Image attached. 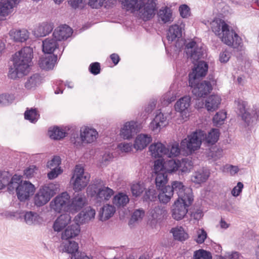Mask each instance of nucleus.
Here are the masks:
<instances>
[{
	"label": "nucleus",
	"instance_id": "nucleus-1",
	"mask_svg": "<svg viewBox=\"0 0 259 259\" xmlns=\"http://www.w3.org/2000/svg\"><path fill=\"white\" fill-rule=\"evenodd\" d=\"M122 9L132 13L137 12L143 21H148L155 14L156 0H119Z\"/></svg>",
	"mask_w": 259,
	"mask_h": 259
},
{
	"label": "nucleus",
	"instance_id": "nucleus-2",
	"mask_svg": "<svg viewBox=\"0 0 259 259\" xmlns=\"http://www.w3.org/2000/svg\"><path fill=\"white\" fill-rule=\"evenodd\" d=\"M210 27L215 34L227 45L237 48L241 44V38L233 29L230 30L229 25L223 20L214 19L210 23Z\"/></svg>",
	"mask_w": 259,
	"mask_h": 259
},
{
	"label": "nucleus",
	"instance_id": "nucleus-3",
	"mask_svg": "<svg viewBox=\"0 0 259 259\" xmlns=\"http://www.w3.org/2000/svg\"><path fill=\"white\" fill-rule=\"evenodd\" d=\"M58 188V185L53 183H50L40 188L34 198L35 205L39 207L45 205L56 194Z\"/></svg>",
	"mask_w": 259,
	"mask_h": 259
},
{
	"label": "nucleus",
	"instance_id": "nucleus-4",
	"mask_svg": "<svg viewBox=\"0 0 259 259\" xmlns=\"http://www.w3.org/2000/svg\"><path fill=\"white\" fill-rule=\"evenodd\" d=\"M204 138V131H196L182 141L181 147L182 149L192 153L200 148Z\"/></svg>",
	"mask_w": 259,
	"mask_h": 259
},
{
	"label": "nucleus",
	"instance_id": "nucleus-5",
	"mask_svg": "<svg viewBox=\"0 0 259 259\" xmlns=\"http://www.w3.org/2000/svg\"><path fill=\"white\" fill-rule=\"evenodd\" d=\"M90 179V174L85 172L84 168L80 165H76L71 178L73 190L75 192L81 191L87 186Z\"/></svg>",
	"mask_w": 259,
	"mask_h": 259
},
{
	"label": "nucleus",
	"instance_id": "nucleus-6",
	"mask_svg": "<svg viewBox=\"0 0 259 259\" xmlns=\"http://www.w3.org/2000/svg\"><path fill=\"white\" fill-rule=\"evenodd\" d=\"M70 197L67 192H65L57 196L51 202L52 209L57 212L70 211Z\"/></svg>",
	"mask_w": 259,
	"mask_h": 259
},
{
	"label": "nucleus",
	"instance_id": "nucleus-7",
	"mask_svg": "<svg viewBox=\"0 0 259 259\" xmlns=\"http://www.w3.org/2000/svg\"><path fill=\"white\" fill-rule=\"evenodd\" d=\"M94 184V187L96 189L95 199L97 203H104L108 200L113 195V190L104 185L103 182L101 180H96Z\"/></svg>",
	"mask_w": 259,
	"mask_h": 259
},
{
	"label": "nucleus",
	"instance_id": "nucleus-8",
	"mask_svg": "<svg viewBox=\"0 0 259 259\" xmlns=\"http://www.w3.org/2000/svg\"><path fill=\"white\" fill-rule=\"evenodd\" d=\"M172 193L174 195L176 192L178 196V199L184 201L192 202L193 196L192 190L189 188L184 186L183 184L179 181H174L170 186Z\"/></svg>",
	"mask_w": 259,
	"mask_h": 259
},
{
	"label": "nucleus",
	"instance_id": "nucleus-9",
	"mask_svg": "<svg viewBox=\"0 0 259 259\" xmlns=\"http://www.w3.org/2000/svg\"><path fill=\"white\" fill-rule=\"evenodd\" d=\"M215 80L212 76L209 77V80H205L199 83L196 82V84L193 87L192 92L196 97H203L208 95L212 90V84H214Z\"/></svg>",
	"mask_w": 259,
	"mask_h": 259
},
{
	"label": "nucleus",
	"instance_id": "nucleus-10",
	"mask_svg": "<svg viewBox=\"0 0 259 259\" xmlns=\"http://www.w3.org/2000/svg\"><path fill=\"white\" fill-rule=\"evenodd\" d=\"M208 70V65L204 61L198 62L197 65L189 74V85L193 87L196 84L199 78L204 76Z\"/></svg>",
	"mask_w": 259,
	"mask_h": 259
},
{
	"label": "nucleus",
	"instance_id": "nucleus-11",
	"mask_svg": "<svg viewBox=\"0 0 259 259\" xmlns=\"http://www.w3.org/2000/svg\"><path fill=\"white\" fill-rule=\"evenodd\" d=\"M186 53L193 63L202 58L204 54V50L201 47H198L194 41H191L186 46Z\"/></svg>",
	"mask_w": 259,
	"mask_h": 259
},
{
	"label": "nucleus",
	"instance_id": "nucleus-12",
	"mask_svg": "<svg viewBox=\"0 0 259 259\" xmlns=\"http://www.w3.org/2000/svg\"><path fill=\"white\" fill-rule=\"evenodd\" d=\"M192 202L178 199L172 206V217L176 220H182L188 211L187 207Z\"/></svg>",
	"mask_w": 259,
	"mask_h": 259
},
{
	"label": "nucleus",
	"instance_id": "nucleus-13",
	"mask_svg": "<svg viewBox=\"0 0 259 259\" xmlns=\"http://www.w3.org/2000/svg\"><path fill=\"white\" fill-rule=\"evenodd\" d=\"M34 191L35 187L32 184L26 181L22 182L18 187V198L21 201H24L33 194Z\"/></svg>",
	"mask_w": 259,
	"mask_h": 259
},
{
	"label": "nucleus",
	"instance_id": "nucleus-14",
	"mask_svg": "<svg viewBox=\"0 0 259 259\" xmlns=\"http://www.w3.org/2000/svg\"><path fill=\"white\" fill-rule=\"evenodd\" d=\"M95 214L96 211L95 209L91 207H88L82 210L75 217V222L79 225L87 223L94 218Z\"/></svg>",
	"mask_w": 259,
	"mask_h": 259
},
{
	"label": "nucleus",
	"instance_id": "nucleus-15",
	"mask_svg": "<svg viewBox=\"0 0 259 259\" xmlns=\"http://www.w3.org/2000/svg\"><path fill=\"white\" fill-rule=\"evenodd\" d=\"M137 122L134 121L126 122L121 128L120 135L124 139H131L136 133Z\"/></svg>",
	"mask_w": 259,
	"mask_h": 259
},
{
	"label": "nucleus",
	"instance_id": "nucleus-16",
	"mask_svg": "<svg viewBox=\"0 0 259 259\" xmlns=\"http://www.w3.org/2000/svg\"><path fill=\"white\" fill-rule=\"evenodd\" d=\"M72 29L67 25H63L56 28L53 36L59 41L67 39L72 34Z\"/></svg>",
	"mask_w": 259,
	"mask_h": 259
},
{
	"label": "nucleus",
	"instance_id": "nucleus-17",
	"mask_svg": "<svg viewBox=\"0 0 259 259\" xmlns=\"http://www.w3.org/2000/svg\"><path fill=\"white\" fill-rule=\"evenodd\" d=\"M86 201V197L83 193L74 194L70 203V211L79 210L85 204Z\"/></svg>",
	"mask_w": 259,
	"mask_h": 259
},
{
	"label": "nucleus",
	"instance_id": "nucleus-18",
	"mask_svg": "<svg viewBox=\"0 0 259 259\" xmlns=\"http://www.w3.org/2000/svg\"><path fill=\"white\" fill-rule=\"evenodd\" d=\"M80 132L83 139L84 143H92L95 142L98 137L97 131L88 126L82 127Z\"/></svg>",
	"mask_w": 259,
	"mask_h": 259
},
{
	"label": "nucleus",
	"instance_id": "nucleus-19",
	"mask_svg": "<svg viewBox=\"0 0 259 259\" xmlns=\"http://www.w3.org/2000/svg\"><path fill=\"white\" fill-rule=\"evenodd\" d=\"M80 231V226L76 223L68 226L62 233L61 238L63 240H71L77 236Z\"/></svg>",
	"mask_w": 259,
	"mask_h": 259
},
{
	"label": "nucleus",
	"instance_id": "nucleus-20",
	"mask_svg": "<svg viewBox=\"0 0 259 259\" xmlns=\"http://www.w3.org/2000/svg\"><path fill=\"white\" fill-rule=\"evenodd\" d=\"M58 54L42 57L39 60V67L45 70L52 69L57 62Z\"/></svg>",
	"mask_w": 259,
	"mask_h": 259
},
{
	"label": "nucleus",
	"instance_id": "nucleus-21",
	"mask_svg": "<svg viewBox=\"0 0 259 259\" xmlns=\"http://www.w3.org/2000/svg\"><path fill=\"white\" fill-rule=\"evenodd\" d=\"M157 111L155 118L150 123V127L153 131L160 130L168 124L166 117L161 112Z\"/></svg>",
	"mask_w": 259,
	"mask_h": 259
},
{
	"label": "nucleus",
	"instance_id": "nucleus-22",
	"mask_svg": "<svg viewBox=\"0 0 259 259\" xmlns=\"http://www.w3.org/2000/svg\"><path fill=\"white\" fill-rule=\"evenodd\" d=\"M152 141L151 136L141 134L137 136L134 144V147L137 150H141L146 148Z\"/></svg>",
	"mask_w": 259,
	"mask_h": 259
},
{
	"label": "nucleus",
	"instance_id": "nucleus-23",
	"mask_svg": "<svg viewBox=\"0 0 259 259\" xmlns=\"http://www.w3.org/2000/svg\"><path fill=\"white\" fill-rule=\"evenodd\" d=\"M71 217L69 214L65 213L61 214L55 221L53 228L55 231L60 232L70 222Z\"/></svg>",
	"mask_w": 259,
	"mask_h": 259
},
{
	"label": "nucleus",
	"instance_id": "nucleus-24",
	"mask_svg": "<svg viewBox=\"0 0 259 259\" xmlns=\"http://www.w3.org/2000/svg\"><path fill=\"white\" fill-rule=\"evenodd\" d=\"M183 27L181 25L175 24L171 25L167 32L166 37L168 41H173L182 36Z\"/></svg>",
	"mask_w": 259,
	"mask_h": 259
},
{
	"label": "nucleus",
	"instance_id": "nucleus-25",
	"mask_svg": "<svg viewBox=\"0 0 259 259\" xmlns=\"http://www.w3.org/2000/svg\"><path fill=\"white\" fill-rule=\"evenodd\" d=\"M58 40L53 36L52 38H47L42 41V51L46 54H51L57 49L59 45Z\"/></svg>",
	"mask_w": 259,
	"mask_h": 259
},
{
	"label": "nucleus",
	"instance_id": "nucleus-26",
	"mask_svg": "<svg viewBox=\"0 0 259 259\" xmlns=\"http://www.w3.org/2000/svg\"><path fill=\"white\" fill-rule=\"evenodd\" d=\"M191 98L189 96H184L180 99L175 105L177 111L186 115L187 111L190 105Z\"/></svg>",
	"mask_w": 259,
	"mask_h": 259
},
{
	"label": "nucleus",
	"instance_id": "nucleus-27",
	"mask_svg": "<svg viewBox=\"0 0 259 259\" xmlns=\"http://www.w3.org/2000/svg\"><path fill=\"white\" fill-rule=\"evenodd\" d=\"M221 102V97L216 95L209 96L205 100V106L208 111L217 110Z\"/></svg>",
	"mask_w": 259,
	"mask_h": 259
},
{
	"label": "nucleus",
	"instance_id": "nucleus-28",
	"mask_svg": "<svg viewBox=\"0 0 259 259\" xmlns=\"http://www.w3.org/2000/svg\"><path fill=\"white\" fill-rule=\"evenodd\" d=\"M149 151L151 155L155 158L165 156V152L167 150L165 146L161 143H155L149 147Z\"/></svg>",
	"mask_w": 259,
	"mask_h": 259
},
{
	"label": "nucleus",
	"instance_id": "nucleus-29",
	"mask_svg": "<svg viewBox=\"0 0 259 259\" xmlns=\"http://www.w3.org/2000/svg\"><path fill=\"white\" fill-rule=\"evenodd\" d=\"M62 250L63 252H67L71 254V259L74 257L76 253L78 252V244L72 240H63L62 243Z\"/></svg>",
	"mask_w": 259,
	"mask_h": 259
},
{
	"label": "nucleus",
	"instance_id": "nucleus-30",
	"mask_svg": "<svg viewBox=\"0 0 259 259\" xmlns=\"http://www.w3.org/2000/svg\"><path fill=\"white\" fill-rule=\"evenodd\" d=\"M220 132L218 129L213 128L206 135L204 133V138L202 141L207 146L214 144L219 140Z\"/></svg>",
	"mask_w": 259,
	"mask_h": 259
},
{
	"label": "nucleus",
	"instance_id": "nucleus-31",
	"mask_svg": "<svg viewBox=\"0 0 259 259\" xmlns=\"http://www.w3.org/2000/svg\"><path fill=\"white\" fill-rule=\"evenodd\" d=\"M10 35L15 41L24 42L29 37V33L26 29L12 30L10 32Z\"/></svg>",
	"mask_w": 259,
	"mask_h": 259
},
{
	"label": "nucleus",
	"instance_id": "nucleus-32",
	"mask_svg": "<svg viewBox=\"0 0 259 259\" xmlns=\"http://www.w3.org/2000/svg\"><path fill=\"white\" fill-rule=\"evenodd\" d=\"M209 171L206 168H202L195 172L192 177V181L196 184H200L206 181L209 176Z\"/></svg>",
	"mask_w": 259,
	"mask_h": 259
},
{
	"label": "nucleus",
	"instance_id": "nucleus-33",
	"mask_svg": "<svg viewBox=\"0 0 259 259\" xmlns=\"http://www.w3.org/2000/svg\"><path fill=\"white\" fill-rule=\"evenodd\" d=\"M50 137L54 140H60L66 136V127L63 128L58 126L50 128L48 131Z\"/></svg>",
	"mask_w": 259,
	"mask_h": 259
},
{
	"label": "nucleus",
	"instance_id": "nucleus-34",
	"mask_svg": "<svg viewBox=\"0 0 259 259\" xmlns=\"http://www.w3.org/2000/svg\"><path fill=\"white\" fill-rule=\"evenodd\" d=\"M159 190L160 191L158 195L159 201L162 203L166 204L170 200L171 197L173 196L170 186H167Z\"/></svg>",
	"mask_w": 259,
	"mask_h": 259
},
{
	"label": "nucleus",
	"instance_id": "nucleus-35",
	"mask_svg": "<svg viewBox=\"0 0 259 259\" xmlns=\"http://www.w3.org/2000/svg\"><path fill=\"white\" fill-rule=\"evenodd\" d=\"M22 177L17 175H15L9 181V183L7 185L8 187V190L10 193H13L16 191L17 193L18 191V187L21 183H22Z\"/></svg>",
	"mask_w": 259,
	"mask_h": 259
},
{
	"label": "nucleus",
	"instance_id": "nucleus-36",
	"mask_svg": "<svg viewBox=\"0 0 259 259\" xmlns=\"http://www.w3.org/2000/svg\"><path fill=\"white\" fill-rule=\"evenodd\" d=\"M32 53V48L29 47H26L16 52L14 55L17 56L18 58H20V60L25 61V62L31 63Z\"/></svg>",
	"mask_w": 259,
	"mask_h": 259
},
{
	"label": "nucleus",
	"instance_id": "nucleus-37",
	"mask_svg": "<svg viewBox=\"0 0 259 259\" xmlns=\"http://www.w3.org/2000/svg\"><path fill=\"white\" fill-rule=\"evenodd\" d=\"M158 20L163 23L172 21V13L170 9L168 7L162 8L159 10L157 14Z\"/></svg>",
	"mask_w": 259,
	"mask_h": 259
},
{
	"label": "nucleus",
	"instance_id": "nucleus-38",
	"mask_svg": "<svg viewBox=\"0 0 259 259\" xmlns=\"http://www.w3.org/2000/svg\"><path fill=\"white\" fill-rule=\"evenodd\" d=\"M13 66L17 67L19 71H25L28 72L29 67L31 65L30 62H25V61L20 60L17 56L14 55L13 57Z\"/></svg>",
	"mask_w": 259,
	"mask_h": 259
},
{
	"label": "nucleus",
	"instance_id": "nucleus-39",
	"mask_svg": "<svg viewBox=\"0 0 259 259\" xmlns=\"http://www.w3.org/2000/svg\"><path fill=\"white\" fill-rule=\"evenodd\" d=\"M115 212V208L110 204L104 205L100 211V220L106 221L111 218Z\"/></svg>",
	"mask_w": 259,
	"mask_h": 259
},
{
	"label": "nucleus",
	"instance_id": "nucleus-40",
	"mask_svg": "<svg viewBox=\"0 0 259 259\" xmlns=\"http://www.w3.org/2000/svg\"><path fill=\"white\" fill-rule=\"evenodd\" d=\"M41 80V77L39 74H34L28 78L25 83V87L29 90L35 88L40 84Z\"/></svg>",
	"mask_w": 259,
	"mask_h": 259
},
{
	"label": "nucleus",
	"instance_id": "nucleus-41",
	"mask_svg": "<svg viewBox=\"0 0 259 259\" xmlns=\"http://www.w3.org/2000/svg\"><path fill=\"white\" fill-rule=\"evenodd\" d=\"M53 29V25L48 23H42L38 27L35 35L37 37H43L50 33Z\"/></svg>",
	"mask_w": 259,
	"mask_h": 259
},
{
	"label": "nucleus",
	"instance_id": "nucleus-42",
	"mask_svg": "<svg viewBox=\"0 0 259 259\" xmlns=\"http://www.w3.org/2000/svg\"><path fill=\"white\" fill-rule=\"evenodd\" d=\"M171 232L172 233L175 240L180 241H185L188 238V235L186 233L182 227H177L172 228Z\"/></svg>",
	"mask_w": 259,
	"mask_h": 259
},
{
	"label": "nucleus",
	"instance_id": "nucleus-43",
	"mask_svg": "<svg viewBox=\"0 0 259 259\" xmlns=\"http://www.w3.org/2000/svg\"><path fill=\"white\" fill-rule=\"evenodd\" d=\"M155 184L156 187L158 189L164 188L168 180L167 174L166 172L160 171V172H157V174H155Z\"/></svg>",
	"mask_w": 259,
	"mask_h": 259
},
{
	"label": "nucleus",
	"instance_id": "nucleus-44",
	"mask_svg": "<svg viewBox=\"0 0 259 259\" xmlns=\"http://www.w3.org/2000/svg\"><path fill=\"white\" fill-rule=\"evenodd\" d=\"M129 201L127 196L123 193H119L114 196L113 203L117 207L123 206Z\"/></svg>",
	"mask_w": 259,
	"mask_h": 259
},
{
	"label": "nucleus",
	"instance_id": "nucleus-45",
	"mask_svg": "<svg viewBox=\"0 0 259 259\" xmlns=\"http://www.w3.org/2000/svg\"><path fill=\"white\" fill-rule=\"evenodd\" d=\"M179 169V160L170 159L165 162V172L171 173Z\"/></svg>",
	"mask_w": 259,
	"mask_h": 259
},
{
	"label": "nucleus",
	"instance_id": "nucleus-46",
	"mask_svg": "<svg viewBox=\"0 0 259 259\" xmlns=\"http://www.w3.org/2000/svg\"><path fill=\"white\" fill-rule=\"evenodd\" d=\"M13 7L12 4L7 0L0 1V15L5 16L8 15L12 11Z\"/></svg>",
	"mask_w": 259,
	"mask_h": 259
},
{
	"label": "nucleus",
	"instance_id": "nucleus-47",
	"mask_svg": "<svg viewBox=\"0 0 259 259\" xmlns=\"http://www.w3.org/2000/svg\"><path fill=\"white\" fill-rule=\"evenodd\" d=\"M39 117V115L35 108L27 109L24 113L25 118L32 123L36 122Z\"/></svg>",
	"mask_w": 259,
	"mask_h": 259
},
{
	"label": "nucleus",
	"instance_id": "nucleus-48",
	"mask_svg": "<svg viewBox=\"0 0 259 259\" xmlns=\"http://www.w3.org/2000/svg\"><path fill=\"white\" fill-rule=\"evenodd\" d=\"M38 214L31 211H26L24 215V220L28 225H32L37 223L39 219Z\"/></svg>",
	"mask_w": 259,
	"mask_h": 259
},
{
	"label": "nucleus",
	"instance_id": "nucleus-49",
	"mask_svg": "<svg viewBox=\"0 0 259 259\" xmlns=\"http://www.w3.org/2000/svg\"><path fill=\"white\" fill-rule=\"evenodd\" d=\"M192 166V161L188 158H183L181 161L179 160V170L181 172H186L190 171Z\"/></svg>",
	"mask_w": 259,
	"mask_h": 259
},
{
	"label": "nucleus",
	"instance_id": "nucleus-50",
	"mask_svg": "<svg viewBox=\"0 0 259 259\" xmlns=\"http://www.w3.org/2000/svg\"><path fill=\"white\" fill-rule=\"evenodd\" d=\"M166 151L165 155L168 157H174L178 156L180 153V149L178 143H174L169 146L168 148H166Z\"/></svg>",
	"mask_w": 259,
	"mask_h": 259
},
{
	"label": "nucleus",
	"instance_id": "nucleus-51",
	"mask_svg": "<svg viewBox=\"0 0 259 259\" xmlns=\"http://www.w3.org/2000/svg\"><path fill=\"white\" fill-rule=\"evenodd\" d=\"M166 210L159 206H156L150 211V215L153 219H160L166 214Z\"/></svg>",
	"mask_w": 259,
	"mask_h": 259
},
{
	"label": "nucleus",
	"instance_id": "nucleus-52",
	"mask_svg": "<svg viewBox=\"0 0 259 259\" xmlns=\"http://www.w3.org/2000/svg\"><path fill=\"white\" fill-rule=\"evenodd\" d=\"M158 197L157 193L154 187H151L148 190L145 191V193L143 197L144 201H154Z\"/></svg>",
	"mask_w": 259,
	"mask_h": 259
},
{
	"label": "nucleus",
	"instance_id": "nucleus-53",
	"mask_svg": "<svg viewBox=\"0 0 259 259\" xmlns=\"http://www.w3.org/2000/svg\"><path fill=\"white\" fill-rule=\"evenodd\" d=\"M15 99V96L12 94H0V106H7L11 103Z\"/></svg>",
	"mask_w": 259,
	"mask_h": 259
},
{
	"label": "nucleus",
	"instance_id": "nucleus-54",
	"mask_svg": "<svg viewBox=\"0 0 259 259\" xmlns=\"http://www.w3.org/2000/svg\"><path fill=\"white\" fill-rule=\"evenodd\" d=\"M145 190V187L143 183H135L131 186V191L133 195L136 197L140 196Z\"/></svg>",
	"mask_w": 259,
	"mask_h": 259
},
{
	"label": "nucleus",
	"instance_id": "nucleus-55",
	"mask_svg": "<svg viewBox=\"0 0 259 259\" xmlns=\"http://www.w3.org/2000/svg\"><path fill=\"white\" fill-rule=\"evenodd\" d=\"M70 141L77 148L80 147L84 143L81 133H80L79 135L77 132L71 134Z\"/></svg>",
	"mask_w": 259,
	"mask_h": 259
},
{
	"label": "nucleus",
	"instance_id": "nucleus-56",
	"mask_svg": "<svg viewBox=\"0 0 259 259\" xmlns=\"http://www.w3.org/2000/svg\"><path fill=\"white\" fill-rule=\"evenodd\" d=\"M194 259H212L211 253L202 249L194 251Z\"/></svg>",
	"mask_w": 259,
	"mask_h": 259
},
{
	"label": "nucleus",
	"instance_id": "nucleus-57",
	"mask_svg": "<svg viewBox=\"0 0 259 259\" xmlns=\"http://www.w3.org/2000/svg\"><path fill=\"white\" fill-rule=\"evenodd\" d=\"M226 113L224 111L217 112L213 117V122L215 126L221 125L223 124L226 118Z\"/></svg>",
	"mask_w": 259,
	"mask_h": 259
},
{
	"label": "nucleus",
	"instance_id": "nucleus-58",
	"mask_svg": "<svg viewBox=\"0 0 259 259\" xmlns=\"http://www.w3.org/2000/svg\"><path fill=\"white\" fill-rule=\"evenodd\" d=\"M11 175L8 171H0V190L4 189L9 183Z\"/></svg>",
	"mask_w": 259,
	"mask_h": 259
},
{
	"label": "nucleus",
	"instance_id": "nucleus-59",
	"mask_svg": "<svg viewBox=\"0 0 259 259\" xmlns=\"http://www.w3.org/2000/svg\"><path fill=\"white\" fill-rule=\"evenodd\" d=\"M26 72L25 71H19V70L17 69V67H11L9 69L8 76L9 78L15 79L18 77H20L25 74H26Z\"/></svg>",
	"mask_w": 259,
	"mask_h": 259
},
{
	"label": "nucleus",
	"instance_id": "nucleus-60",
	"mask_svg": "<svg viewBox=\"0 0 259 259\" xmlns=\"http://www.w3.org/2000/svg\"><path fill=\"white\" fill-rule=\"evenodd\" d=\"M61 158L59 156H55L52 159L48 161L47 166L49 168H60L59 167L61 164Z\"/></svg>",
	"mask_w": 259,
	"mask_h": 259
},
{
	"label": "nucleus",
	"instance_id": "nucleus-61",
	"mask_svg": "<svg viewBox=\"0 0 259 259\" xmlns=\"http://www.w3.org/2000/svg\"><path fill=\"white\" fill-rule=\"evenodd\" d=\"M207 237V233L203 229H199L197 231V238L196 241L199 244L203 243Z\"/></svg>",
	"mask_w": 259,
	"mask_h": 259
},
{
	"label": "nucleus",
	"instance_id": "nucleus-62",
	"mask_svg": "<svg viewBox=\"0 0 259 259\" xmlns=\"http://www.w3.org/2000/svg\"><path fill=\"white\" fill-rule=\"evenodd\" d=\"M144 216L145 211L143 209H136L132 215L131 221L141 220Z\"/></svg>",
	"mask_w": 259,
	"mask_h": 259
},
{
	"label": "nucleus",
	"instance_id": "nucleus-63",
	"mask_svg": "<svg viewBox=\"0 0 259 259\" xmlns=\"http://www.w3.org/2000/svg\"><path fill=\"white\" fill-rule=\"evenodd\" d=\"M154 170H155V174L162 171L165 172V162L160 159L157 160L154 162Z\"/></svg>",
	"mask_w": 259,
	"mask_h": 259
},
{
	"label": "nucleus",
	"instance_id": "nucleus-64",
	"mask_svg": "<svg viewBox=\"0 0 259 259\" xmlns=\"http://www.w3.org/2000/svg\"><path fill=\"white\" fill-rule=\"evenodd\" d=\"M162 99L164 104H168L176 99V96L174 93L169 92L164 95Z\"/></svg>",
	"mask_w": 259,
	"mask_h": 259
}]
</instances>
